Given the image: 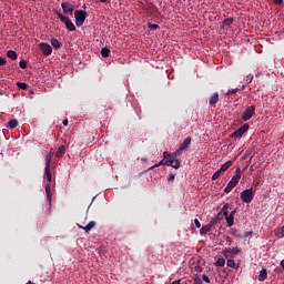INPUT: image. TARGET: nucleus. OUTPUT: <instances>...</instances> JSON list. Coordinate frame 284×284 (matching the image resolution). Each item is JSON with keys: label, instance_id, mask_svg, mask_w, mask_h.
I'll return each instance as SVG.
<instances>
[{"label": "nucleus", "instance_id": "79ce46f5", "mask_svg": "<svg viewBox=\"0 0 284 284\" xmlns=\"http://www.w3.org/2000/svg\"><path fill=\"white\" fill-rule=\"evenodd\" d=\"M253 232L252 231H247L244 233V239H247V236H252Z\"/></svg>", "mask_w": 284, "mask_h": 284}, {"label": "nucleus", "instance_id": "e433bc0d", "mask_svg": "<svg viewBox=\"0 0 284 284\" xmlns=\"http://www.w3.org/2000/svg\"><path fill=\"white\" fill-rule=\"evenodd\" d=\"M193 284H203V281L201 280V277L196 276V277H194Z\"/></svg>", "mask_w": 284, "mask_h": 284}, {"label": "nucleus", "instance_id": "a19ab883", "mask_svg": "<svg viewBox=\"0 0 284 284\" xmlns=\"http://www.w3.org/2000/svg\"><path fill=\"white\" fill-rule=\"evenodd\" d=\"M204 283H210V277L207 275H202Z\"/></svg>", "mask_w": 284, "mask_h": 284}, {"label": "nucleus", "instance_id": "ddd939ff", "mask_svg": "<svg viewBox=\"0 0 284 284\" xmlns=\"http://www.w3.org/2000/svg\"><path fill=\"white\" fill-rule=\"evenodd\" d=\"M216 103H219V93H213L209 99V105H211V108H216Z\"/></svg>", "mask_w": 284, "mask_h": 284}, {"label": "nucleus", "instance_id": "7c9ffc66", "mask_svg": "<svg viewBox=\"0 0 284 284\" xmlns=\"http://www.w3.org/2000/svg\"><path fill=\"white\" fill-rule=\"evenodd\" d=\"M223 172L219 169L213 175H212V181H216L219 176H221Z\"/></svg>", "mask_w": 284, "mask_h": 284}, {"label": "nucleus", "instance_id": "423d86ee", "mask_svg": "<svg viewBox=\"0 0 284 284\" xmlns=\"http://www.w3.org/2000/svg\"><path fill=\"white\" fill-rule=\"evenodd\" d=\"M239 181H241V176L240 175H234L231 181L229 182V184L226 185V187L224 189V192L226 194H230V192L232 190H234V187H236V185H239Z\"/></svg>", "mask_w": 284, "mask_h": 284}, {"label": "nucleus", "instance_id": "0eeeda50", "mask_svg": "<svg viewBox=\"0 0 284 284\" xmlns=\"http://www.w3.org/2000/svg\"><path fill=\"white\" fill-rule=\"evenodd\" d=\"M163 156L165 160H161L159 162V165H168L169 168H174V165H176L175 162H173L172 164H169V161H172V153L164 151Z\"/></svg>", "mask_w": 284, "mask_h": 284}, {"label": "nucleus", "instance_id": "a211bd4d", "mask_svg": "<svg viewBox=\"0 0 284 284\" xmlns=\"http://www.w3.org/2000/svg\"><path fill=\"white\" fill-rule=\"evenodd\" d=\"M7 57H8L9 59H11L12 61H17V59H18V55H17V53H16L14 50H9V51L7 52Z\"/></svg>", "mask_w": 284, "mask_h": 284}, {"label": "nucleus", "instance_id": "37998d69", "mask_svg": "<svg viewBox=\"0 0 284 284\" xmlns=\"http://www.w3.org/2000/svg\"><path fill=\"white\" fill-rule=\"evenodd\" d=\"M0 65H6V58L0 57Z\"/></svg>", "mask_w": 284, "mask_h": 284}, {"label": "nucleus", "instance_id": "39448f33", "mask_svg": "<svg viewBox=\"0 0 284 284\" xmlns=\"http://www.w3.org/2000/svg\"><path fill=\"white\" fill-rule=\"evenodd\" d=\"M250 130V124L245 123L242 126H240L235 132L231 134L232 139H241L245 132Z\"/></svg>", "mask_w": 284, "mask_h": 284}, {"label": "nucleus", "instance_id": "de8ad7c7", "mask_svg": "<svg viewBox=\"0 0 284 284\" xmlns=\"http://www.w3.org/2000/svg\"><path fill=\"white\" fill-rule=\"evenodd\" d=\"M235 176H241V169H236V175Z\"/></svg>", "mask_w": 284, "mask_h": 284}, {"label": "nucleus", "instance_id": "9b49d317", "mask_svg": "<svg viewBox=\"0 0 284 284\" xmlns=\"http://www.w3.org/2000/svg\"><path fill=\"white\" fill-rule=\"evenodd\" d=\"M235 214H236V211H232L231 213H227L226 215H224L229 227H232V225H234Z\"/></svg>", "mask_w": 284, "mask_h": 284}, {"label": "nucleus", "instance_id": "4c0bfd02", "mask_svg": "<svg viewBox=\"0 0 284 284\" xmlns=\"http://www.w3.org/2000/svg\"><path fill=\"white\" fill-rule=\"evenodd\" d=\"M174 179H175V175L174 174H169V176H168V181H169V183H172L173 181H174Z\"/></svg>", "mask_w": 284, "mask_h": 284}, {"label": "nucleus", "instance_id": "b1692460", "mask_svg": "<svg viewBox=\"0 0 284 284\" xmlns=\"http://www.w3.org/2000/svg\"><path fill=\"white\" fill-rule=\"evenodd\" d=\"M223 256L224 258H234V256L232 255V251L230 248H225L223 251Z\"/></svg>", "mask_w": 284, "mask_h": 284}, {"label": "nucleus", "instance_id": "20e7f679", "mask_svg": "<svg viewBox=\"0 0 284 284\" xmlns=\"http://www.w3.org/2000/svg\"><path fill=\"white\" fill-rule=\"evenodd\" d=\"M241 200L243 201V203H252V201H254V191H253V189L244 190L241 193Z\"/></svg>", "mask_w": 284, "mask_h": 284}, {"label": "nucleus", "instance_id": "bb28decb", "mask_svg": "<svg viewBox=\"0 0 284 284\" xmlns=\"http://www.w3.org/2000/svg\"><path fill=\"white\" fill-rule=\"evenodd\" d=\"M216 267H223L225 265V258L220 257L217 258V261L215 262Z\"/></svg>", "mask_w": 284, "mask_h": 284}, {"label": "nucleus", "instance_id": "412c9836", "mask_svg": "<svg viewBox=\"0 0 284 284\" xmlns=\"http://www.w3.org/2000/svg\"><path fill=\"white\" fill-rule=\"evenodd\" d=\"M17 125H19V121H17L16 119L10 120L8 122V126H9L10 130H14V128H17Z\"/></svg>", "mask_w": 284, "mask_h": 284}, {"label": "nucleus", "instance_id": "f3484780", "mask_svg": "<svg viewBox=\"0 0 284 284\" xmlns=\"http://www.w3.org/2000/svg\"><path fill=\"white\" fill-rule=\"evenodd\" d=\"M65 154V146H59L58 151L55 152L57 159H61Z\"/></svg>", "mask_w": 284, "mask_h": 284}, {"label": "nucleus", "instance_id": "a18cd8bd", "mask_svg": "<svg viewBox=\"0 0 284 284\" xmlns=\"http://www.w3.org/2000/svg\"><path fill=\"white\" fill-rule=\"evenodd\" d=\"M274 3H276L277 6H281L283 3V0H273Z\"/></svg>", "mask_w": 284, "mask_h": 284}, {"label": "nucleus", "instance_id": "58836bf2", "mask_svg": "<svg viewBox=\"0 0 284 284\" xmlns=\"http://www.w3.org/2000/svg\"><path fill=\"white\" fill-rule=\"evenodd\" d=\"M194 223H195V227L201 229V222L199 221V219H195Z\"/></svg>", "mask_w": 284, "mask_h": 284}, {"label": "nucleus", "instance_id": "dca6fc26", "mask_svg": "<svg viewBox=\"0 0 284 284\" xmlns=\"http://www.w3.org/2000/svg\"><path fill=\"white\" fill-rule=\"evenodd\" d=\"M51 45L54 48V50H61V45H63L61 42L57 40V38L51 39Z\"/></svg>", "mask_w": 284, "mask_h": 284}, {"label": "nucleus", "instance_id": "49530a36", "mask_svg": "<svg viewBox=\"0 0 284 284\" xmlns=\"http://www.w3.org/2000/svg\"><path fill=\"white\" fill-rule=\"evenodd\" d=\"M195 272H203V267H201V266H195Z\"/></svg>", "mask_w": 284, "mask_h": 284}, {"label": "nucleus", "instance_id": "c03bdc74", "mask_svg": "<svg viewBox=\"0 0 284 284\" xmlns=\"http://www.w3.org/2000/svg\"><path fill=\"white\" fill-rule=\"evenodd\" d=\"M171 284H187V282H182L181 281H173Z\"/></svg>", "mask_w": 284, "mask_h": 284}, {"label": "nucleus", "instance_id": "a878e982", "mask_svg": "<svg viewBox=\"0 0 284 284\" xmlns=\"http://www.w3.org/2000/svg\"><path fill=\"white\" fill-rule=\"evenodd\" d=\"M16 85L20 90H28V83H26V82H17Z\"/></svg>", "mask_w": 284, "mask_h": 284}, {"label": "nucleus", "instance_id": "1a4fd4ad", "mask_svg": "<svg viewBox=\"0 0 284 284\" xmlns=\"http://www.w3.org/2000/svg\"><path fill=\"white\" fill-rule=\"evenodd\" d=\"M61 8L64 12V14H74V6L70 4V2H61Z\"/></svg>", "mask_w": 284, "mask_h": 284}, {"label": "nucleus", "instance_id": "f03ea898", "mask_svg": "<svg viewBox=\"0 0 284 284\" xmlns=\"http://www.w3.org/2000/svg\"><path fill=\"white\" fill-rule=\"evenodd\" d=\"M54 14H57L58 19H60V21L62 23H64V26H65L67 30H69V32H75L77 31V27L74 26L72 20H70L69 17L63 16V13H61L60 11H55Z\"/></svg>", "mask_w": 284, "mask_h": 284}, {"label": "nucleus", "instance_id": "aec40b11", "mask_svg": "<svg viewBox=\"0 0 284 284\" xmlns=\"http://www.w3.org/2000/svg\"><path fill=\"white\" fill-rule=\"evenodd\" d=\"M211 231H212V229L206 224V225L201 227L200 234L203 236V235L207 234Z\"/></svg>", "mask_w": 284, "mask_h": 284}, {"label": "nucleus", "instance_id": "473e14b6", "mask_svg": "<svg viewBox=\"0 0 284 284\" xmlns=\"http://www.w3.org/2000/svg\"><path fill=\"white\" fill-rule=\"evenodd\" d=\"M230 250H231L232 256H236L241 252V250H239V247H234V248H230Z\"/></svg>", "mask_w": 284, "mask_h": 284}, {"label": "nucleus", "instance_id": "9d476101", "mask_svg": "<svg viewBox=\"0 0 284 284\" xmlns=\"http://www.w3.org/2000/svg\"><path fill=\"white\" fill-rule=\"evenodd\" d=\"M39 48L44 57H50V54H52V47L50 44L42 42L39 44Z\"/></svg>", "mask_w": 284, "mask_h": 284}, {"label": "nucleus", "instance_id": "6e6552de", "mask_svg": "<svg viewBox=\"0 0 284 284\" xmlns=\"http://www.w3.org/2000/svg\"><path fill=\"white\" fill-rule=\"evenodd\" d=\"M254 112H256V106L252 105L248 106L242 114V119L244 121H250V119H252V116H254Z\"/></svg>", "mask_w": 284, "mask_h": 284}, {"label": "nucleus", "instance_id": "7ed1b4c3", "mask_svg": "<svg viewBox=\"0 0 284 284\" xmlns=\"http://www.w3.org/2000/svg\"><path fill=\"white\" fill-rule=\"evenodd\" d=\"M74 17H75V26L78 28H81V26H83V23H85V19H88V12H85L83 10H75Z\"/></svg>", "mask_w": 284, "mask_h": 284}, {"label": "nucleus", "instance_id": "2f4dec72", "mask_svg": "<svg viewBox=\"0 0 284 284\" xmlns=\"http://www.w3.org/2000/svg\"><path fill=\"white\" fill-rule=\"evenodd\" d=\"M19 67L21 68V70H26V68H28V62L26 60H21L19 62Z\"/></svg>", "mask_w": 284, "mask_h": 284}, {"label": "nucleus", "instance_id": "f257e3e1", "mask_svg": "<svg viewBox=\"0 0 284 284\" xmlns=\"http://www.w3.org/2000/svg\"><path fill=\"white\" fill-rule=\"evenodd\" d=\"M190 145H192V138H186L181 144L180 148L172 153L171 158L172 161H169V165H172L173 163H175L174 165V170H179V168H181V162L179 161V156L185 152H187V150H190Z\"/></svg>", "mask_w": 284, "mask_h": 284}, {"label": "nucleus", "instance_id": "5701e85b", "mask_svg": "<svg viewBox=\"0 0 284 284\" xmlns=\"http://www.w3.org/2000/svg\"><path fill=\"white\" fill-rule=\"evenodd\" d=\"M44 174L47 176V181L49 183H51L52 182V172L50 171V168L49 169H44Z\"/></svg>", "mask_w": 284, "mask_h": 284}, {"label": "nucleus", "instance_id": "c9c22d12", "mask_svg": "<svg viewBox=\"0 0 284 284\" xmlns=\"http://www.w3.org/2000/svg\"><path fill=\"white\" fill-rule=\"evenodd\" d=\"M237 91H239V89H233V90L226 92V93H225V97H230V94H236Z\"/></svg>", "mask_w": 284, "mask_h": 284}, {"label": "nucleus", "instance_id": "c756f323", "mask_svg": "<svg viewBox=\"0 0 284 284\" xmlns=\"http://www.w3.org/2000/svg\"><path fill=\"white\" fill-rule=\"evenodd\" d=\"M234 23V19L232 18H226L223 21V26H232Z\"/></svg>", "mask_w": 284, "mask_h": 284}, {"label": "nucleus", "instance_id": "4468645a", "mask_svg": "<svg viewBox=\"0 0 284 284\" xmlns=\"http://www.w3.org/2000/svg\"><path fill=\"white\" fill-rule=\"evenodd\" d=\"M45 194L49 203H52V189L50 184H45Z\"/></svg>", "mask_w": 284, "mask_h": 284}, {"label": "nucleus", "instance_id": "f8f14e48", "mask_svg": "<svg viewBox=\"0 0 284 284\" xmlns=\"http://www.w3.org/2000/svg\"><path fill=\"white\" fill-rule=\"evenodd\" d=\"M95 226H97V222H94V221L89 222L85 226L78 224V227L80 230H84L87 233L90 232Z\"/></svg>", "mask_w": 284, "mask_h": 284}, {"label": "nucleus", "instance_id": "4be33fe9", "mask_svg": "<svg viewBox=\"0 0 284 284\" xmlns=\"http://www.w3.org/2000/svg\"><path fill=\"white\" fill-rule=\"evenodd\" d=\"M101 57H103V59H108V57H110V49L102 48L101 49Z\"/></svg>", "mask_w": 284, "mask_h": 284}, {"label": "nucleus", "instance_id": "2eb2a0df", "mask_svg": "<svg viewBox=\"0 0 284 284\" xmlns=\"http://www.w3.org/2000/svg\"><path fill=\"white\" fill-rule=\"evenodd\" d=\"M267 278V268H263L260 272V275L257 277V281H260V283H263V281H265Z\"/></svg>", "mask_w": 284, "mask_h": 284}, {"label": "nucleus", "instance_id": "cd10ccee", "mask_svg": "<svg viewBox=\"0 0 284 284\" xmlns=\"http://www.w3.org/2000/svg\"><path fill=\"white\" fill-rule=\"evenodd\" d=\"M229 210H230V204L229 203L224 204V206L222 207V212L224 216H227V214H230Z\"/></svg>", "mask_w": 284, "mask_h": 284}, {"label": "nucleus", "instance_id": "09e8293b", "mask_svg": "<svg viewBox=\"0 0 284 284\" xmlns=\"http://www.w3.org/2000/svg\"><path fill=\"white\" fill-rule=\"evenodd\" d=\"M98 1H99L100 3H108V0H97L95 2L98 3Z\"/></svg>", "mask_w": 284, "mask_h": 284}, {"label": "nucleus", "instance_id": "3c124183", "mask_svg": "<svg viewBox=\"0 0 284 284\" xmlns=\"http://www.w3.org/2000/svg\"><path fill=\"white\" fill-rule=\"evenodd\" d=\"M63 125H68V119L63 120Z\"/></svg>", "mask_w": 284, "mask_h": 284}, {"label": "nucleus", "instance_id": "6ab92c4d", "mask_svg": "<svg viewBox=\"0 0 284 284\" xmlns=\"http://www.w3.org/2000/svg\"><path fill=\"white\" fill-rule=\"evenodd\" d=\"M230 168H232V161H227L219 170L222 172H227V170H230Z\"/></svg>", "mask_w": 284, "mask_h": 284}, {"label": "nucleus", "instance_id": "393cba45", "mask_svg": "<svg viewBox=\"0 0 284 284\" xmlns=\"http://www.w3.org/2000/svg\"><path fill=\"white\" fill-rule=\"evenodd\" d=\"M50 163H52V155L47 154L45 155V168L44 169H50Z\"/></svg>", "mask_w": 284, "mask_h": 284}, {"label": "nucleus", "instance_id": "c85d7f7f", "mask_svg": "<svg viewBox=\"0 0 284 284\" xmlns=\"http://www.w3.org/2000/svg\"><path fill=\"white\" fill-rule=\"evenodd\" d=\"M226 265L227 267H232L233 270H236V267H239L234 260H227Z\"/></svg>", "mask_w": 284, "mask_h": 284}, {"label": "nucleus", "instance_id": "8fccbe9b", "mask_svg": "<svg viewBox=\"0 0 284 284\" xmlns=\"http://www.w3.org/2000/svg\"><path fill=\"white\" fill-rule=\"evenodd\" d=\"M159 166H160V164L158 163V164L151 166L150 170H154V168H159Z\"/></svg>", "mask_w": 284, "mask_h": 284}, {"label": "nucleus", "instance_id": "72a5a7b5", "mask_svg": "<svg viewBox=\"0 0 284 284\" xmlns=\"http://www.w3.org/2000/svg\"><path fill=\"white\" fill-rule=\"evenodd\" d=\"M148 28H150V30H159V24H152V23H148Z\"/></svg>", "mask_w": 284, "mask_h": 284}, {"label": "nucleus", "instance_id": "ea45409f", "mask_svg": "<svg viewBox=\"0 0 284 284\" xmlns=\"http://www.w3.org/2000/svg\"><path fill=\"white\" fill-rule=\"evenodd\" d=\"M278 236L283 237L284 236V226L281 227V230L278 231Z\"/></svg>", "mask_w": 284, "mask_h": 284}, {"label": "nucleus", "instance_id": "f704fd0d", "mask_svg": "<svg viewBox=\"0 0 284 284\" xmlns=\"http://www.w3.org/2000/svg\"><path fill=\"white\" fill-rule=\"evenodd\" d=\"M216 223H219L217 219H213L210 221V223L207 224L211 229L214 227V225H216Z\"/></svg>", "mask_w": 284, "mask_h": 284}]
</instances>
